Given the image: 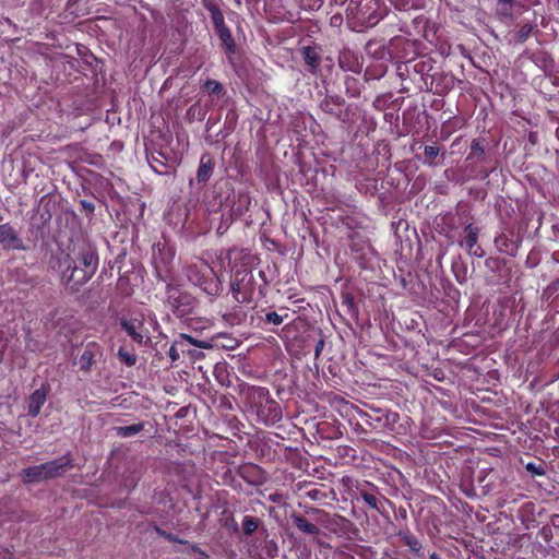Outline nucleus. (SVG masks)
Wrapping results in <instances>:
<instances>
[{"mask_svg":"<svg viewBox=\"0 0 559 559\" xmlns=\"http://www.w3.org/2000/svg\"><path fill=\"white\" fill-rule=\"evenodd\" d=\"M98 264V253L90 245L81 247L74 255L61 250L50 259V265L59 272L61 283L72 293L79 292L83 285L92 280Z\"/></svg>","mask_w":559,"mask_h":559,"instance_id":"1","label":"nucleus"},{"mask_svg":"<svg viewBox=\"0 0 559 559\" xmlns=\"http://www.w3.org/2000/svg\"><path fill=\"white\" fill-rule=\"evenodd\" d=\"M248 408L255 414L259 423L273 426L283 418L281 405L271 397L269 389L248 385L242 390Z\"/></svg>","mask_w":559,"mask_h":559,"instance_id":"2","label":"nucleus"},{"mask_svg":"<svg viewBox=\"0 0 559 559\" xmlns=\"http://www.w3.org/2000/svg\"><path fill=\"white\" fill-rule=\"evenodd\" d=\"M265 284V273L263 271H259L255 276L249 266L241 264L233 272L230 290L238 304L251 306L255 302L257 292L259 296H264Z\"/></svg>","mask_w":559,"mask_h":559,"instance_id":"3","label":"nucleus"},{"mask_svg":"<svg viewBox=\"0 0 559 559\" xmlns=\"http://www.w3.org/2000/svg\"><path fill=\"white\" fill-rule=\"evenodd\" d=\"M386 14V7L380 0H349L346 22L354 32L376 26Z\"/></svg>","mask_w":559,"mask_h":559,"instance_id":"4","label":"nucleus"},{"mask_svg":"<svg viewBox=\"0 0 559 559\" xmlns=\"http://www.w3.org/2000/svg\"><path fill=\"white\" fill-rule=\"evenodd\" d=\"M188 281L211 297H216L223 290V285L212 266L204 260L189 264L185 272Z\"/></svg>","mask_w":559,"mask_h":559,"instance_id":"5","label":"nucleus"},{"mask_svg":"<svg viewBox=\"0 0 559 559\" xmlns=\"http://www.w3.org/2000/svg\"><path fill=\"white\" fill-rule=\"evenodd\" d=\"M166 302L173 313L180 319L190 318L198 305L194 296L171 283L166 285Z\"/></svg>","mask_w":559,"mask_h":559,"instance_id":"6","label":"nucleus"},{"mask_svg":"<svg viewBox=\"0 0 559 559\" xmlns=\"http://www.w3.org/2000/svg\"><path fill=\"white\" fill-rule=\"evenodd\" d=\"M205 9L210 12L211 19L221 40V46L228 58L237 52V45L229 27L225 23V17L219 7L213 1L204 2Z\"/></svg>","mask_w":559,"mask_h":559,"instance_id":"7","label":"nucleus"},{"mask_svg":"<svg viewBox=\"0 0 559 559\" xmlns=\"http://www.w3.org/2000/svg\"><path fill=\"white\" fill-rule=\"evenodd\" d=\"M359 416L369 427L378 431H394L400 420L397 412L373 406L368 411H360Z\"/></svg>","mask_w":559,"mask_h":559,"instance_id":"8","label":"nucleus"},{"mask_svg":"<svg viewBox=\"0 0 559 559\" xmlns=\"http://www.w3.org/2000/svg\"><path fill=\"white\" fill-rule=\"evenodd\" d=\"M308 514H314L316 520L325 528L330 530L331 533L336 535H347L355 530L354 523L345 516L333 513L330 514L322 509L309 508Z\"/></svg>","mask_w":559,"mask_h":559,"instance_id":"9","label":"nucleus"},{"mask_svg":"<svg viewBox=\"0 0 559 559\" xmlns=\"http://www.w3.org/2000/svg\"><path fill=\"white\" fill-rule=\"evenodd\" d=\"M523 242V236L515 231L513 227L506 226L493 239L495 248L503 254L515 258Z\"/></svg>","mask_w":559,"mask_h":559,"instance_id":"10","label":"nucleus"},{"mask_svg":"<svg viewBox=\"0 0 559 559\" xmlns=\"http://www.w3.org/2000/svg\"><path fill=\"white\" fill-rule=\"evenodd\" d=\"M0 247L8 251L29 250V247L24 243L19 230L11 223L0 224Z\"/></svg>","mask_w":559,"mask_h":559,"instance_id":"11","label":"nucleus"},{"mask_svg":"<svg viewBox=\"0 0 559 559\" xmlns=\"http://www.w3.org/2000/svg\"><path fill=\"white\" fill-rule=\"evenodd\" d=\"M464 236L459 240V245L466 250L471 257L483 258L485 250L478 245L479 228L474 224H467L464 227Z\"/></svg>","mask_w":559,"mask_h":559,"instance_id":"12","label":"nucleus"},{"mask_svg":"<svg viewBox=\"0 0 559 559\" xmlns=\"http://www.w3.org/2000/svg\"><path fill=\"white\" fill-rule=\"evenodd\" d=\"M121 329L132 338V341L139 345L145 344V337H147V329L144 325V321L141 318H127L120 319Z\"/></svg>","mask_w":559,"mask_h":559,"instance_id":"13","label":"nucleus"},{"mask_svg":"<svg viewBox=\"0 0 559 559\" xmlns=\"http://www.w3.org/2000/svg\"><path fill=\"white\" fill-rule=\"evenodd\" d=\"M174 259V253L168 250L166 252L165 247L158 248V255L154 253L153 263L156 272V276L158 280L163 282H168L173 277L171 262Z\"/></svg>","mask_w":559,"mask_h":559,"instance_id":"14","label":"nucleus"},{"mask_svg":"<svg viewBox=\"0 0 559 559\" xmlns=\"http://www.w3.org/2000/svg\"><path fill=\"white\" fill-rule=\"evenodd\" d=\"M188 345H194L199 348H211L212 344L209 341L205 340H197L192 336L181 333L179 334L178 338L175 341V343L170 346L168 355L173 361H176L179 359V350L182 353L190 352L186 347Z\"/></svg>","mask_w":559,"mask_h":559,"instance_id":"15","label":"nucleus"},{"mask_svg":"<svg viewBox=\"0 0 559 559\" xmlns=\"http://www.w3.org/2000/svg\"><path fill=\"white\" fill-rule=\"evenodd\" d=\"M44 464L46 479H53L62 476L68 469L73 467V457L70 452L61 457L49 461Z\"/></svg>","mask_w":559,"mask_h":559,"instance_id":"16","label":"nucleus"},{"mask_svg":"<svg viewBox=\"0 0 559 559\" xmlns=\"http://www.w3.org/2000/svg\"><path fill=\"white\" fill-rule=\"evenodd\" d=\"M238 475L249 485L260 486L265 481L264 471L255 464H245L239 467Z\"/></svg>","mask_w":559,"mask_h":559,"instance_id":"17","label":"nucleus"},{"mask_svg":"<svg viewBox=\"0 0 559 559\" xmlns=\"http://www.w3.org/2000/svg\"><path fill=\"white\" fill-rule=\"evenodd\" d=\"M49 393L48 385H41L39 389H36L27 400V414L31 417H37L40 413L43 405L47 400V395Z\"/></svg>","mask_w":559,"mask_h":559,"instance_id":"18","label":"nucleus"},{"mask_svg":"<svg viewBox=\"0 0 559 559\" xmlns=\"http://www.w3.org/2000/svg\"><path fill=\"white\" fill-rule=\"evenodd\" d=\"M344 105V98L338 95H326L320 102V108L336 119H342Z\"/></svg>","mask_w":559,"mask_h":559,"instance_id":"19","label":"nucleus"},{"mask_svg":"<svg viewBox=\"0 0 559 559\" xmlns=\"http://www.w3.org/2000/svg\"><path fill=\"white\" fill-rule=\"evenodd\" d=\"M320 50L319 46H305L300 49L301 57L308 67L307 70L311 74H317L319 71L321 62Z\"/></svg>","mask_w":559,"mask_h":559,"instance_id":"20","label":"nucleus"},{"mask_svg":"<svg viewBox=\"0 0 559 559\" xmlns=\"http://www.w3.org/2000/svg\"><path fill=\"white\" fill-rule=\"evenodd\" d=\"M100 354V345L96 342H90L80 356V369L84 372H90L92 366L96 362V356Z\"/></svg>","mask_w":559,"mask_h":559,"instance_id":"21","label":"nucleus"},{"mask_svg":"<svg viewBox=\"0 0 559 559\" xmlns=\"http://www.w3.org/2000/svg\"><path fill=\"white\" fill-rule=\"evenodd\" d=\"M289 521L293 526L300 533L318 536L320 534V528L313 523H310L304 515L297 512H293L289 515Z\"/></svg>","mask_w":559,"mask_h":559,"instance_id":"22","label":"nucleus"},{"mask_svg":"<svg viewBox=\"0 0 559 559\" xmlns=\"http://www.w3.org/2000/svg\"><path fill=\"white\" fill-rule=\"evenodd\" d=\"M359 496L369 508L376 510L380 514H383L385 512L384 503L389 502V500L383 495L360 489Z\"/></svg>","mask_w":559,"mask_h":559,"instance_id":"23","label":"nucleus"},{"mask_svg":"<svg viewBox=\"0 0 559 559\" xmlns=\"http://www.w3.org/2000/svg\"><path fill=\"white\" fill-rule=\"evenodd\" d=\"M214 159L210 153H204L200 157L199 167L197 170V181L199 183H205L213 174L214 170Z\"/></svg>","mask_w":559,"mask_h":559,"instance_id":"24","label":"nucleus"},{"mask_svg":"<svg viewBox=\"0 0 559 559\" xmlns=\"http://www.w3.org/2000/svg\"><path fill=\"white\" fill-rule=\"evenodd\" d=\"M396 536L403 542L405 546L409 548V550L417 557H423L421 552L423 545L419 539L408 530H400L396 533Z\"/></svg>","mask_w":559,"mask_h":559,"instance_id":"25","label":"nucleus"},{"mask_svg":"<svg viewBox=\"0 0 559 559\" xmlns=\"http://www.w3.org/2000/svg\"><path fill=\"white\" fill-rule=\"evenodd\" d=\"M21 477H22L23 483H25V484H34V483H40V481L47 480L46 475H45L44 464L24 468L21 472Z\"/></svg>","mask_w":559,"mask_h":559,"instance_id":"26","label":"nucleus"},{"mask_svg":"<svg viewBox=\"0 0 559 559\" xmlns=\"http://www.w3.org/2000/svg\"><path fill=\"white\" fill-rule=\"evenodd\" d=\"M338 64L345 71L358 73L361 69L358 58L352 51H343L338 57Z\"/></svg>","mask_w":559,"mask_h":559,"instance_id":"27","label":"nucleus"},{"mask_svg":"<svg viewBox=\"0 0 559 559\" xmlns=\"http://www.w3.org/2000/svg\"><path fill=\"white\" fill-rule=\"evenodd\" d=\"M251 204V198L247 193H239L237 201L231 206L233 215L237 217H241L248 210Z\"/></svg>","mask_w":559,"mask_h":559,"instance_id":"28","label":"nucleus"},{"mask_svg":"<svg viewBox=\"0 0 559 559\" xmlns=\"http://www.w3.org/2000/svg\"><path fill=\"white\" fill-rule=\"evenodd\" d=\"M386 66L382 62H376L372 64L367 66L365 70V79L367 81L369 80H380L383 78L386 73Z\"/></svg>","mask_w":559,"mask_h":559,"instance_id":"29","label":"nucleus"},{"mask_svg":"<svg viewBox=\"0 0 559 559\" xmlns=\"http://www.w3.org/2000/svg\"><path fill=\"white\" fill-rule=\"evenodd\" d=\"M497 15L500 21L512 20L513 0H498Z\"/></svg>","mask_w":559,"mask_h":559,"instance_id":"30","label":"nucleus"},{"mask_svg":"<svg viewBox=\"0 0 559 559\" xmlns=\"http://www.w3.org/2000/svg\"><path fill=\"white\" fill-rule=\"evenodd\" d=\"M143 429H144V424L138 423V424H133L130 426L116 427V433H117V436H119L121 438H129V437L138 435Z\"/></svg>","mask_w":559,"mask_h":559,"instance_id":"31","label":"nucleus"},{"mask_svg":"<svg viewBox=\"0 0 559 559\" xmlns=\"http://www.w3.org/2000/svg\"><path fill=\"white\" fill-rule=\"evenodd\" d=\"M344 84H345L347 96H349V97L360 96L361 91H360V84H359L358 79L346 75L345 80H344Z\"/></svg>","mask_w":559,"mask_h":559,"instance_id":"32","label":"nucleus"},{"mask_svg":"<svg viewBox=\"0 0 559 559\" xmlns=\"http://www.w3.org/2000/svg\"><path fill=\"white\" fill-rule=\"evenodd\" d=\"M260 524H261V521L258 518H254L251 515L243 516V520H242L243 534L246 536L252 535L258 530Z\"/></svg>","mask_w":559,"mask_h":559,"instance_id":"33","label":"nucleus"},{"mask_svg":"<svg viewBox=\"0 0 559 559\" xmlns=\"http://www.w3.org/2000/svg\"><path fill=\"white\" fill-rule=\"evenodd\" d=\"M342 306L346 308V312L352 317L358 316V307L355 298L350 293L343 294Z\"/></svg>","mask_w":559,"mask_h":559,"instance_id":"34","label":"nucleus"},{"mask_svg":"<svg viewBox=\"0 0 559 559\" xmlns=\"http://www.w3.org/2000/svg\"><path fill=\"white\" fill-rule=\"evenodd\" d=\"M117 356L121 362H123L128 367H132L136 362V355L133 350H128L126 347L121 346L118 349Z\"/></svg>","mask_w":559,"mask_h":559,"instance_id":"35","label":"nucleus"},{"mask_svg":"<svg viewBox=\"0 0 559 559\" xmlns=\"http://www.w3.org/2000/svg\"><path fill=\"white\" fill-rule=\"evenodd\" d=\"M535 25L533 23L523 24L514 35V41L516 44H524L531 36Z\"/></svg>","mask_w":559,"mask_h":559,"instance_id":"36","label":"nucleus"},{"mask_svg":"<svg viewBox=\"0 0 559 559\" xmlns=\"http://www.w3.org/2000/svg\"><path fill=\"white\" fill-rule=\"evenodd\" d=\"M485 155V146L479 139H474L471 144V153L467 156V160L472 158L483 159Z\"/></svg>","mask_w":559,"mask_h":559,"instance_id":"37","label":"nucleus"},{"mask_svg":"<svg viewBox=\"0 0 559 559\" xmlns=\"http://www.w3.org/2000/svg\"><path fill=\"white\" fill-rule=\"evenodd\" d=\"M390 2L400 11H408L419 7V0H390Z\"/></svg>","mask_w":559,"mask_h":559,"instance_id":"38","label":"nucleus"},{"mask_svg":"<svg viewBox=\"0 0 559 559\" xmlns=\"http://www.w3.org/2000/svg\"><path fill=\"white\" fill-rule=\"evenodd\" d=\"M440 148L437 145H426L424 148V154L426 156L425 164L429 166H436L433 159L439 155Z\"/></svg>","mask_w":559,"mask_h":559,"instance_id":"39","label":"nucleus"},{"mask_svg":"<svg viewBox=\"0 0 559 559\" xmlns=\"http://www.w3.org/2000/svg\"><path fill=\"white\" fill-rule=\"evenodd\" d=\"M203 87L207 93L213 95H219L223 92V85L218 81L212 79H207Z\"/></svg>","mask_w":559,"mask_h":559,"instance_id":"40","label":"nucleus"},{"mask_svg":"<svg viewBox=\"0 0 559 559\" xmlns=\"http://www.w3.org/2000/svg\"><path fill=\"white\" fill-rule=\"evenodd\" d=\"M305 496L308 497L312 501H323L328 498L326 492L321 490L320 488L312 487L305 491Z\"/></svg>","mask_w":559,"mask_h":559,"instance_id":"41","label":"nucleus"},{"mask_svg":"<svg viewBox=\"0 0 559 559\" xmlns=\"http://www.w3.org/2000/svg\"><path fill=\"white\" fill-rule=\"evenodd\" d=\"M485 265L487 269H489L491 272H500L503 261L500 258L497 257H489L485 261Z\"/></svg>","mask_w":559,"mask_h":559,"instance_id":"42","label":"nucleus"},{"mask_svg":"<svg viewBox=\"0 0 559 559\" xmlns=\"http://www.w3.org/2000/svg\"><path fill=\"white\" fill-rule=\"evenodd\" d=\"M288 317L287 313H285L284 316L282 314H278L277 312L275 311H270V312H266L265 313V322L267 323H272L274 325H280L283 323V321Z\"/></svg>","mask_w":559,"mask_h":559,"instance_id":"43","label":"nucleus"},{"mask_svg":"<svg viewBox=\"0 0 559 559\" xmlns=\"http://www.w3.org/2000/svg\"><path fill=\"white\" fill-rule=\"evenodd\" d=\"M465 124V119L461 117H453L443 124V129L454 131L461 129Z\"/></svg>","mask_w":559,"mask_h":559,"instance_id":"44","label":"nucleus"},{"mask_svg":"<svg viewBox=\"0 0 559 559\" xmlns=\"http://www.w3.org/2000/svg\"><path fill=\"white\" fill-rule=\"evenodd\" d=\"M156 533L171 543L186 544V540L180 539L177 535L166 532L159 527H155Z\"/></svg>","mask_w":559,"mask_h":559,"instance_id":"45","label":"nucleus"},{"mask_svg":"<svg viewBox=\"0 0 559 559\" xmlns=\"http://www.w3.org/2000/svg\"><path fill=\"white\" fill-rule=\"evenodd\" d=\"M537 536L543 539V542L549 544L552 539V530L549 525H544L537 533Z\"/></svg>","mask_w":559,"mask_h":559,"instance_id":"46","label":"nucleus"},{"mask_svg":"<svg viewBox=\"0 0 559 559\" xmlns=\"http://www.w3.org/2000/svg\"><path fill=\"white\" fill-rule=\"evenodd\" d=\"M526 471L531 472L533 475L542 476L545 474V469L542 465H536L535 463H527L525 466Z\"/></svg>","mask_w":559,"mask_h":559,"instance_id":"47","label":"nucleus"},{"mask_svg":"<svg viewBox=\"0 0 559 559\" xmlns=\"http://www.w3.org/2000/svg\"><path fill=\"white\" fill-rule=\"evenodd\" d=\"M80 205L86 215H92L95 211V204L87 200H81Z\"/></svg>","mask_w":559,"mask_h":559,"instance_id":"48","label":"nucleus"},{"mask_svg":"<svg viewBox=\"0 0 559 559\" xmlns=\"http://www.w3.org/2000/svg\"><path fill=\"white\" fill-rule=\"evenodd\" d=\"M526 266L527 267H534L537 265L538 263V260H537V257L536 254L534 253V251H531L527 255V259H526Z\"/></svg>","mask_w":559,"mask_h":559,"instance_id":"49","label":"nucleus"},{"mask_svg":"<svg viewBox=\"0 0 559 559\" xmlns=\"http://www.w3.org/2000/svg\"><path fill=\"white\" fill-rule=\"evenodd\" d=\"M331 25L332 26H341L342 23H343V16L341 14H334L332 17H331Z\"/></svg>","mask_w":559,"mask_h":559,"instance_id":"50","label":"nucleus"},{"mask_svg":"<svg viewBox=\"0 0 559 559\" xmlns=\"http://www.w3.org/2000/svg\"><path fill=\"white\" fill-rule=\"evenodd\" d=\"M323 347H324V340H323V338H321V340H319V341H318V343L316 344V348H314V356H316V357H318V356L321 354V352H322Z\"/></svg>","mask_w":559,"mask_h":559,"instance_id":"51","label":"nucleus"},{"mask_svg":"<svg viewBox=\"0 0 559 559\" xmlns=\"http://www.w3.org/2000/svg\"><path fill=\"white\" fill-rule=\"evenodd\" d=\"M550 523H551V526L556 530L559 531V514H554L551 518H550Z\"/></svg>","mask_w":559,"mask_h":559,"instance_id":"52","label":"nucleus"},{"mask_svg":"<svg viewBox=\"0 0 559 559\" xmlns=\"http://www.w3.org/2000/svg\"><path fill=\"white\" fill-rule=\"evenodd\" d=\"M548 289L551 292H558L559 290V278L551 282V284L548 286Z\"/></svg>","mask_w":559,"mask_h":559,"instance_id":"53","label":"nucleus"},{"mask_svg":"<svg viewBox=\"0 0 559 559\" xmlns=\"http://www.w3.org/2000/svg\"><path fill=\"white\" fill-rule=\"evenodd\" d=\"M552 260L554 262H556L557 264H559V250L558 251H555L552 253Z\"/></svg>","mask_w":559,"mask_h":559,"instance_id":"54","label":"nucleus"},{"mask_svg":"<svg viewBox=\"0 0 559 559\" xmlns=\"http://www.w3.org/2000/svg\"><path fill=\"white\" fill-rule=\"evenodd\" d=\"M151 167L153 168V170L157 174H163L164 171L162 169L158 168V166L154 165V164H151Z\"/></svg>","mask_w":559,"mask_h":559,"instance_id":"55","label":"nucleus"},{"mask_svg":"<svg viewBox=\"0 0 559 559\" xmlns=\"http://www.w3.org/2000/svg\"><path fill=\"white\" fill-rule=\"evenodd\" d=\"M153 162L156 163V165H159L160 167H166L165 164L160 160H158L157 158H153Z\"/></svg>","mask_w":559,"mask_h":559,"instance_id":"56","label":"nucleus"},{"mask_svg":"<svg viewBox=\"0 0 559 559\" xmlns=\"http://www.w3.org/2000/svg\"><path fill=\"white\" fill-rule=\"evenodd\" d=\"M429 559H442L438 554L436 552H432L430 556H429Z\"/></svg>","mask_w":559,"mask_h":559,"instance_id":"57","label":"nucleus"},{"mask_svg":"<svg viewBox=\"0 0 559 559\" xmlns=\"http://www.w3.org/2000/svg\"><path fill=\"white\" fill-rule=\"evenodd\" d=\"M288 299H289V300H293L294 302H297V301H299V300H300V299H294V296H288Z\"/></svg>","mask_w":559,"mask_h":559,"instance_id":"58","label":"nucleus"},{"mask_svg":"<svg viewBox=\"0 0 559 559\" xmlns=\"http://www.w3.org/2000/svg\"><path fill=\"white\" fill-rule=\"evenodd\" d=\"M348 450H350V451L355 452V450H354V449H350V448H348V447H347V448H344L345 453H347V451H348Z\"/></svg>","mask_w":559,"mask_h":559,"instance_id":"59","label":"nucleus"},{"mask_svg":"<svg viewBox=\"0 0 559 559\" xmlns=\"http://www.w3.org/2000/svg\"><path fill=\"white\" fill-rule=\"evenodd\" d=\"M371 46H372V43H371V41H369V43L367 44V48H368V50L371 48Z\"/></svg>","mask_w":559,"mask_h":559,"instance_id":"60","label":"nucleus"},{"mask_svg":"<svg viewBox=\"0 0 559 559\" xmlns=\"http://www.w3.org/2000/svg\"><path fill=\"white\" fill-rule=\"evenodd\" d=\"M488 177V173L485 171L484 175H483V179L487 178Z\"/></svg>","mask_w":559,"mask_h":559,"instance_id":"61","label":"nucleus"}]
</instances>
